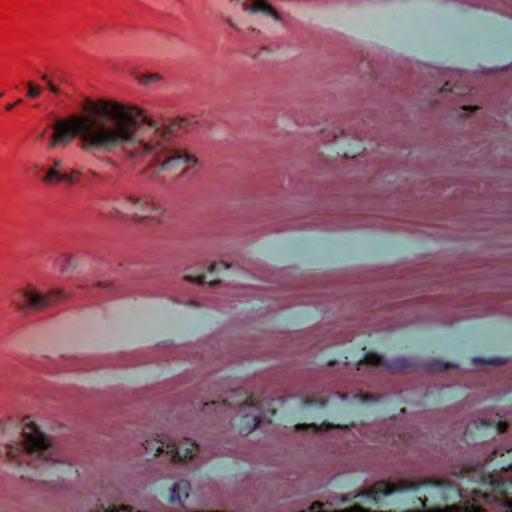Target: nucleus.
Instances as JSON below:
<instances>
[{
	"label": "nucleus",
	"instance_id": "obj_39",
	"mask_svg": "<svg viewBox=\"0 0 512 512\" xmlns=\"http://www.w3.org/2000/svg\"><path fill=\"white\" fill-rule=\"evenodd\" d=\"M447 86H448V83H445V86H444L443 90H446Z\"/></svg>",
	"mask_w": 512,
	"mask_h": 512
},
{
	"label": "nucleus",
	"instance_id": "obj_12",
	"mask_svg": "<svg viewBox=\"0 0 512 512\" xmlns=\"http://www.w3.org/2000/svg\"><path fill=\"white\" fill-rule=\"evenodd\" d=\"M190 483L187 480H180L174 483L171 488L170 502L182 503L189 496Z\"/></svg>",
	"mask_w": 512,
	"mask_h": 512
},
{
	"label": "nucleus",
	"instance_id": "obj_2",
	"mask_svg": "<svg viewBox=\"0 0 512 512\" xmlns=\"http://www.w3.org/2000/svg\"><path fill=\"white\" fill-rule=\"evenodd\" d=\"M3 453L21 469L22 478L50 490L61 489L67 481L78 477V470L60 458L52 438L29 418L15 428V436L5 443Z\"/></svg>",
	"mask_w": 512,
	"mask_h": 512
},
{
	"label": "nucleus",
	"instance_id": "obj_33",
	"mask_svg": "<svg viewBox=\"0 0 512 512\" xmlns=\"http://www.w3.org/2000/svg\"><path fill=\"white\" fill-rule=\"evenodd\" d=\"M317 400L316 399H308L306 401L307 404H314V402H316Z\"/></svg>",
	"mask_w": 512,
	"mask_h": 512
},
{
	"label": "nucleus",
	"instance_id": "obj_30",
	"mask_svg": "<svg viewBox=\"0 0 512 512\" xmlns=\"http://www.w3.org/2000/svg\"><path fill=\"white\" fill-rule=\"evenodd\" d=\"M14 107H15V104H13V103H12V104H8V105H6L5 109H6L7 111H11Z\"/></svg>",
	"mask_w": 512,
	"mask_h": 512
},
{
	"label": "nucleus",
	"instance_id": "obj_32",
	"mask_svg": "<svg viewBox=\"0 0 512 512\" xmlns=\"http://www.w3.org/2000/svg\"><path fill=\"white\" fill-rule=\"evenodd\" d=\"M41 80H42V81H45V82H48V80H50V79L48 78V76H47L46 74H43V75L41 76Z\"/></svg>",
	"mask_w": 512,
	"mask_h": 512
},
{
	"label": "nucleus",
	"instance_id": "obj_29",
	"mask_svg": "<svg viewBox=\"0 0 512 512\" xmlns=\"http://www.w3.org/2000/svg\"><path fill=\"white\" fill-rule=\"evenodd\" d=\"M337 397L340 398L341 400H346L348 395L345 394V393H340V392H337L336 393Z\"/></svg>",
	"mask_w": 512,
	"mask_h": 512
},
{
	"label": "nucleus",
	"instance_id": "obj_13",
	"mask_svg": "<svg viewBox=\"0 0 512 512\" xmlns=\"http://www.w3.org/2000/svg\"><path fill=\"white\" fill-rule=\"evenodd\" d=\"M42 182L45 185L52 186L60 182H64V172H60L51 167L46 169V172L42 178Z\"/></svg>",
	"mask_w": 512,
	"mask_h": 512
},
{
	"label": "nucleus",
	"instance_id": "obj_34",
	"mask_svg": "<svg viewBox=\"0 0 512 512\" xmlns=\"http://www.w3.org/2000/svg\"><path fill=\"white\" fill-rule=\"evenodd\" d=\"M325 404H326V400H320V401H319V405H320L321 407H323Z\"/></svg>",
	"mask_w": 512,
	"mask_h": 512
},
{
	"label": "nucleus",
	"instance_id": "obj_15",
	"mask_svg": "<svg viewBox=\"0 0 512 512\" xmlns=\"http://www.w3.org/2000/svg\"><path fill=\"white\" fill-rule=\"evenodd\" d=\"M84 174L83 167H79L76 169H71L69 171L64 172V183L68 186L74 185L78 178Z\"/></svg>",
	"mask_w": 512,
	"mask_h": 512
},
{
	"label": "nucleus",
	"instance_id": "obj_38",
	"mask_svg": "<svg viewBox=\"0 0 512 512\" xmlns=\"http://www.w3.org/2000/svg\"><path fill=\"white\" fill-rule=\"evenodd\" d=\"M465 110H472V107L471 106H468V107H465Z\"/></svg>",
	"mask_w": 512,
	"mask_h": 512
},
{
	"label": "nucleus",
	"instance_id": "obj_36",
	"mask_svg": "<svg viewBox=\"0 0 512 512\" xmlns=\"http://www.w3.org/2000/svg\"><path fill=\"white\" fill-rule=\"evenodd\" d=\"M259 32H260V31H259L258 29H256V28H252V33H256V34H258Z\"/></svg>",
	"mask_w": 512,
	"mask_h": 512
},
{
	"label": "nucleus",
	"instance_id": "obj_14",
	"mask_svg": "<svg viewBox=\"0 0 512 512\" xmlns=\"http://www.w3.org/2000/svg\"><path fill=\"white\" fill-rule=\"evenodd\" d=\"M78 266V260L75 256H66L61 263V272L66 275H71Z\"/></svg>",
	"mask_w": 512,
	"mask_h": 512
},
{
	"label": "nucleus",
	"instance_id": "obj_10",
	"mask_svg": "<svg viewBox=\"0 0 512 512\" xmlns=\"http://www.w3.org/2000/svg\"><path fill=\"white\" fill-rule=\"evenodd\" d=\"M274 415H275V410H272L270 412V415L267 418L266 417L261 418L258 415H250V414L243 415L239 421V426H238L239 434H241V435L250 434L253 430L258 428L263 421H266L267 423L270 424L272 422V417Z\"/></svg>",
	"mask_w": 512,
	"mask_h": 512
},
{
	"label": "nucleus",
	"instance_id": "obj_18",
	"mask_svg": "<svg viewBox=\"0 0 512 512\" xmlns=\"http://www.w3.org/2000/svg\"><path fill=\"white\" fill-rule=\"evenodd\" d=\"M27 87V97L31 99L37 98L42 92V88L40 86L34 85L31 81L27 82Z\"/></svg>",
	"mask_w": 512,
	"mask_h": 512
},
{
	"label": "nucleus",
	"instance_id": "obj_4",
	"mask_svg": "<svg viewBox=\"0 0 512 512\" xmlns=\"http://www.w3.org/2000/svg\"><path fill=\"white\" fill-rule=\"evenodd\" d=\"M112 209L117 216L135 221L151 218L160 221L164 209L148 197L135 194L115 198Z\"/></svg>",
	"mask_w": 512,
	"mask_h": 512
},
{
	"label": "nucleus",
	"instance_id": "obj_28",
	"mask_svg": "<svg viewBox=\"0 0 512 512\" xmlns=\"http://www.w3.org/2000/svg\"><path fill=\"white\" fill-rule=\"evenodd\" d=\"M49 90L54 94L59 93V88L55 84H53Z\"/></svg>",
	"mask_w": 512,
	"mask_h": 512
},
{
	"label": "nucleus",
	"instance_id": "obj_25",
	"mask_svg": "<svg viewBox=\"0 0 512 512\" xmlns=\"http://www.w3.org/2000/svg\"><path fill=\"white\" fill-rule=\"evenodd\" d=\"M355 397L358 399L360 403H364L368 401V399L370 398V396L363 393L356 394Z\"/></svg>",
	"mask_w": 512,
	"mask_h": 512
},
{
	"label": "nucleus",
	"instance_id": "obj_17",
	"mask_svg": "<svg viewBox=\"0 0 512 512\" xmlns=\"http://www.w3.org/2000/svg\"><path fill=\"white\" fill-rule=\"evenodd\" d=\"M451 367H457V365H453V364H450V363H443L441 361H433L432 363H429L427 365V369L429 370H434V371H445Z\"/></svg>",
	"mask_w": 512,
	"mask_h": 512
},
{
	"label": "nucleus",
	"instance_id": "obj_19",
	"mask_svg": "<svg viewBox=\"0 0 512 512\" xmlns=\"http://www.w3.org/2000/svg\"><path fill=\"white\" fill-rule=\"evenodd\" d=\"M55 170H58L60 172L66 171V164L65 161L62 158H55L53 159L51 165L49 166Z\"/></svg>",
	"mask_w": 512,
	"mask_h": 512
},
{
	"label": "nucleus",
	"instance_id": "obj_9",
	"mask_svg": "<svg viewBox=\"0 0 512 512\" xmlns=\"http://www.w3.org/2000/svg\"><path fill=\"white\" fill-rule=\"evenodd\" d=\"M230 267L226 262L213 263L209 266L208 271L206 273H199L196 275H185L184 279L190 282H196L199 284L208 283L211 286H215L219 283V279L217 278L218 272L220 270H227Z\"/></svg>",
	"mask_w": 512,
	"mask_h": 512
},
{
	"label": "nucleus",
	"instance_id": "obj_23",
	"mask_svg": "<svg viewBox=\"0 0 512 512\" xmlns=\"http://www.w3.org/2000/svg\"><path fill=\"white\" fill-rule=\"evenodd\" d=\"M269 54H270V50L265 47H262L260 49V51L257 54H255L253 57H254V59L260 61V60L264 59V56L269 55Z\"/></svg>",
	"mask_w": 512,
	"mask_h": 512
},
{
	"label": "nucleus",
	"instance_id": "obj_21",
	"mask_svg": "<svg viewBox=\"0 0 512 512\" xmlns=\"http://www.w3.org/2000/svg\"><path fill=\"white\" fill-rule=\"evenodd\" d=\"M161 79V75L159 74H149L146 76H143L140 81L143 85H148L150 82H156Z\"/></svg>",
	"mask_w": 512,
	"mask_h": 512
},
{
	"label": "nucleus",
	"instance_id": "obj_27",
	"mask_svg": "<svg viewBox=\"0 0 512 512\" xmlns=\"http://www.w3.org/2000/svg\"><path fill=\"white\" fill-rule=\"evenodd\" d=\"M227 23L235 30L240 31V26L238 25V23L234 22L231 19H227Z\"/></svg>",
	"mask_w": 512,
	"mask_h": 512
},
{
	"label": "nucleus",
	"instance_id": "obj_20",
	"mask_svg": "<svg viewBox=\"0 0 512 512\" xmlns=\"http://www.w3.org/2000/svg\"><path fill=\"white\" fill-rule=\"evenodd\" d=\"M311 426H312L315 430L322 431V430H328V429H330V428H339V429H344V428H347L349 425H348V424H345V425H340V424L332 425V424H326V423H323V424H321L320 426H317L316 424H312Z\"/></svg>",
	"mask_w": 512,
	"mask_h": 512
},
{
	"label": "nucleus",
	"instance_id": "obj_6",
	"mask_svg": "<svg viewBox=\"0 0 512 512\" xmlns=\"http://www.w3.org/2000/svg\"><path fill=\"white\" fill-rule=\"evenodd\" d=\"M68 298L62 290H54L49 295L39 293L33 287L19 289L11 295V303L21 312L39 311L46 308L52 301Z\"/></svg>",
	"mask_w": 512,
	"mask_h": 512
},
{
	"label": "nucleus",
	"instance_id": "obj_26",
	"mask_svg": "<svg viewBox=\"0 0 512 512\" xmlns=\"http://www.w3.org/2000/svg\"><path fill=\"white\" fill-rule=\"evenodd\" d=\"M466 477L470 479L469 471L466 468H462L459 479L463 481Z\"/></svg>",
	"mask_w": 512,
	"mask_h": 512
},
{
	"label": "nucleus",
	"instance_id": "obj_5",
	"mask_svg": "<svg viewBox=\"0 0 512 512\" xmlns=\"http://www.w3.org/2000/svg\"><path fill=\"white\" fill-rule=\"evenodd\" d=\"M143 449L147 455L151 456L166 453L171 456L173 462L177 463L192 459L198 450V445L188 438L176 443L167 435L157 434L156 438L145 440Z\"/></svg>",
	"mask_w": 512,
	"mask_h": 512
},
{
	"label": "nucleus",
	"instance_id": "obj_22",
	"mask_svg": "<svg viewBox=\"0 0 512 512\" xmlns=\"http://www.w3.org/2000/svg\"><path fill=\"white\" fill-rule=\"evenodd\" d=\"M211 406L225 407L226 406V401L205 402L204 405H203V408L206 411Z\"/></svg>",
	"mask_w": 512,
	"mask_h": 512
},
{
	"label": "nucleus",
	"instance_id": "obj_11",
	"mask_svg": "<svg viewBox=\"0 0 512 512\" xmlns=\"http://www.w3.org/2000/svg\"><path fill=\"white\" fill-rule=\"evenodd\" d=\"M482 430V429H492L497 433H504L508 429V423L505 421H494L490 419H481L479 421H475L473 424L468 425L465 431V434L468 435L472 430Z\"/></svg>",
	"mask_w": 512,
	"mask_h": 512
},
{
	"label": "nucleus",
	"instance_id": "obj_37",
	"mask_svg": "<svg viewBox=\"0 0 512 512\" xmlns=\"http://www.w3.org/2000/svg\"><path fill=\"white\" fill-rule=\"evenodd\" d=\"M20 103H22V99H18L14 104H15V106H16V105H18V104H20Z\"/></svg>",
	"mask_w": 512,
	"mask_h": 512
},
{
	"label": "nucleus",
	"instance_id": "obj_8",
	"mask_svg": "<svg viewBox=\"0 0 512 512\" xmlns=\"http://www.w3.org/2000/svg\"><path fill=\"white\" fill-rule=\"evenodd\" d=\"M235 5H239L248 14L261 13L270 17L274 22L285 25V19L274 7L266 0H235Z\"/></svg>",
	"mask_w": 512,
	"mask_h": 512
},
{
	"label": "nucleus",
	"instance_id": "obj_7",
	"mask_svg": "<svg viewBox=\"0 0 512 512\" xmlns=\"http://www.w3.org/2000/svg\"><path fill=\"white\" fill-rule=\"evenodd\" d=\"M357 365L358 370L361 369V366L368 365L371 367H384L387 370L393 372L403 371L407 368L415 366L413 362L404 357L395 358L393 360H386L384 357L375 352L366 353L363 359H361Z\"/></svg>",
	"mask_w": 512,
	"mask_h": 512
},
{
	"label": "nucleus",
	"instance_id": "obj_35",
	"mask_svg": "<svg viewBox=\"0 0 512 512\" xmlns=\"http://www.w3.org/2000/svg\"><path fill=\"white\" fill-rule=\"evenodd\" d=\"M53 84H54V83H53L51 80H48V82H47V86H48V88H49V89L51 88V86H52Z\"/></svg>",
	"mask_w": 512,
	"mask_h": 512
},
{
	"label": "nucleus",
	"instance_id": "obj_40",
	"mask_svg": "<svg viewBox=\"0 0 512 512\" xmlns=\"http://www.w3.org/2000/svg\"><path fill=\"white\" fill-rule=\"evenodd\" d=\"M3 95H4V93H3V92H0V98H1Z\"/></svg>",
	"mask_w": 512,
	"mask_h": 512
},
{
	"label": "nucleus",
	"instance_id": "obj_1",
	"mask_svg": "<svg viewBox=\"0 0 512 512\" xmlns=\"http://www.w3.org/2000/svg\"><path fill=\"white\" fill-rule=\"evenodd\" d=\"M90 113L57 119L47 148H66L76 138L86 152L122 150L133 160L151 158L147 174L167 182L165 173L174 177L194 178L201 169L198 158L178 149L175 139L188 130L185 118L153 120L136 105L117 101H88Z\"/></svg>",
	"mask_w": 512,
	"mask_h": 512
},
{
	"label": "nucleus",
	"instance_id": "obj_31",
	"mask_svg": "<svg viewBox=\"0 0 512 512\" xmlns=\"http://www.w3.org/2000/svg\"><path fill=\"white\" fill-rule=\"evenodd\" d=\"M44 135H45V131H42V132H40V133L37 135L36 139H37V140H40L41 138H43V137H44Z\"/></svg>",
	"mask_w": 512,
	"mask_h": 512
},
{
	"label": "nucleus",
	"instance_id": "obj_24",
	"mask_svg": "<svg viewBox=\"0 0 512 512\" xmlns=\"http://www.w3.org/2000/svg\"><path fill=\"white\" fill-rule=\"evenodd\" d=\"M86 174H87V177L91 180L99 181L102 179V176L94 170H88Z\"/></svg>",
	"mask_w": 512,
	"mask_h": 512
},
{
	"label": "nucleus",
	"instance_id": "obj_3",
	"mask_svg": "<svg viewBox=\"0 0 512 512\" xmlns=\"http://www.w3.org/2000/svg\"><path fill=\"white\" fill-rule=\"evenodd\" d=\"M421 487H431L437 489L438 498L442 501H449L456 498H465L460 488V484L449 479H424L420 481L400 480L396 485L388 481H378L370 489L359 493H350L340 497V503H351L356 499L368 500L370 503L378 505L383 496H390L398 491H414Z\"/></svg>",
	"mask_w": 512,
	"mask_h": 512
},
{
	"label": "nucleus",
	"instance_id": "obj_16",
	"mask_svg": "<svg viewBox=\"0 0 512 512\" xmlns=\"http://www.w3.org/2000/svg\"><path fill=\"white\" fill-rule=\"evenodd\" d=\"M506 363V360L504 358H501V357H493V358H490V359H485V358H481V357H474L472 359V364L473 365H483V364H490V365H494V366H500V365H503Z\"/></svg>",
	"mask_w": 512,
	"mask_h": 512
}]
</instances>
